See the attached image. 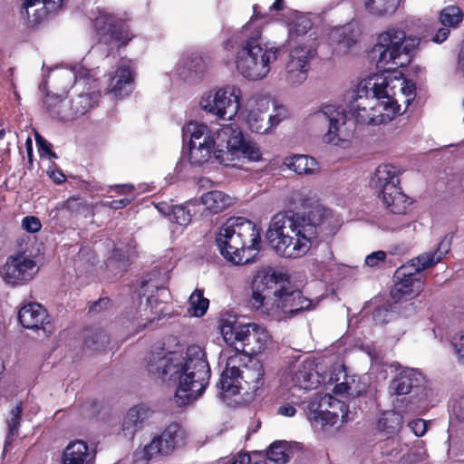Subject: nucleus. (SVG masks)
Masks as SVG:
<instances>
[{"instance_id":"f257e3e1","label":"nucleus","mask_w":464,"mask_h":464,"mask_svg":"<svg viewBox=\"0 0 464 464\" xmlns=\"http://www.w3.org/2000/svg\"><path fill=\"white\" fill-rule=\"evenodd\" d=\"M419 44V38L406 37L399 29L391 28L379 35L372 53L377 67L384 72L362 79L353 91L348 108L357 123L385 124L401 113L402 104L403 111L407 110L415 99V83L391 71L409 64Z\"/></svg>"},{"instance_id":"f03ea898","label":"nucleus","mask_w":464,"mask_h":464,"mask_svg":"<svg viewBox=\"0 0 464 464\" xmlns=\"http://www.w3.org/2000/svg\"><path fill=\"white\" fill-rule=\"evenodd\" d=\"M220 331L226 343L234 346L235 352L227 357L217 386L230 395L256 392L264 384V369L261 362L247 353H259L266 349L272 343L270 333L261 324H243L235 319L223 320Z\"/></svg>"},{"instance_id":"7ed1b4c3","label":"nucleus","mask_w":464,"mask_h":464,"mask_svg":"<svg viewBox=\"0 0 464 464\" xmlns=\"http://www.w3.org/2000/svg\"><path fill=\"white\" fill-rule=\"evenodd\" d=\"M341 225L338 215L318 204L304 214L292 211L276 214L269 224L266 237L278 256L299 258L310 250L319 231L332 236Z\"/></svg>"},{"instance_id":"20e7f679","label":"nucleus","mask_w":464,"mask_h":464,"mask_svg":"<svg viewBox=\"0 0 464 464\" xmlns=\"http://www.w3.org/2000/svg\"><path fill=\"white\" fill-rule=\"evenodd\" d=\"M149 375L161 381L177 382L175 401L184 406L202 395L210 378V367L205 351L191 345L186 351L151 352L145 359Z\"/></svg>"},{"instance_id":"39448f33","label":"nucleus","mask_w":464,"mask_h":464,"mask_svg":"<svg viewBox=\"0 0 464 464\" xmlns=\"http://www.w3.org/2000/svg\"><path fill=\"white\" fill-rule=\"evenodd\" d=\"M251 291L253 308L276 321L286 320L313 305L282 273L257 271L251 282Z\"/></svg>"},{"instance_id":"423d86ee","label":"nucleus","mask_w":464,"mask_h":464,"mask_svg":"<svg viewBox=\"0 0 464 464\" xmlns=\"http://www.w3.org/2000/svg\"><path fill=\"white\" fill-rule=\"evenodd\" d=\"M216 243L220 254L235 265L252 260L260 247V232L250 220L242 217L228 218L219 228Z\"/></svg>"},{"instance_id":"0eeeda50","label":"nucleus","mask_w":464,"mask_h":464,"mask_svg":"<svg viewBox=\"0 0 464 464\" xmlns=\"http://www.w3.org/2000/svg\"><path fill=\"white\" fill-rule=\"evenodd\" d=\"M237 39L235 36L228 38L222 44L225 52L236 51L234 63L237 72L247 81H261L269 74L271 64L276 62L280 56L279 46L270 44H242L239 48Z\"/></svg>"},{"instance_id":"6e6552de","label":"nucleus","mask_w":464,"mask_h":464,"mask_svg":"<svg viewBox=\"0 0 464 464\" xmlns=\"http://www.w3.org/2000/svg\"><path fill=\"white\" fill-rule=\"evenodd\" d=\"M451 237L445 236L436 249L424 252L409 263L399 267L394 275L395 285L392 295L395 299H411L422 291L423 283L416 275L420 271L434 266L449 253Z\"/></svg>"},{"instance_id":"1a4fd4ad","label":"nucleus","mask_w":464,"mask_h":464,"mask_svg":"<svg viewBox=\"0 0 464 464\" xmlns=\"http://www.w3.org/2000/svg\"><path fill=\"white\" fill-rule=\"evenodd\" d=\"M99 73L97 69H88L82 63L60 72V77L68 82L64 87L70 85L76 94L72 101L71 112L57 113L61 120L69 121L81 117L97 104L101 97L97 77Z\"/></svg>"},{"instance_id":"9d476101","label":"nucleus","mask_w":464,"mask_h":464,"mask_svg":"<svg viewBox=\"0 0 464 464\" xmlns=\"http://www.w3.org/2000/svg\"><path fill=\"white\" fill-rule=\"evenodd\" d=\"M387 369L393 374L388 393L395 408L400 409V403L406 402L405 410L411 411L427 399L426 378L419 369L403 366L398 362L388 363Z\"/></svg>"},{"instance_id":"9b49d317","label":"nucleus","mask_w":464,"mask_h":464,"mask_svg":"<svg viewBox=\"0 0 464 464\" xmlns=\"http://www.w3.org/2000/svg\"><path fill=\"white\" fill-rule=\"evenodd\" d=\"M220 128L212 131L206 123L191 121L182 128V138L188 142V162L202 167L213 160L226 165L225 147L218 144Z\"/></svg>"},{"instance_id":"f8f14e48","label":"nucleus","mask_w":464,"mask_h":464,"mask_svg":"<svg viewBox=\"0 0 464 464\" xmlns=\"http://www.w3.org/2000/svg\"><path fill=\"white\" fill-rule=\"evenodd\" d=\"M243 92L236 83H226L205 91L198 106L218 121H234L242 109Z\"/></svg>"},{"instance_id":"ddd939ff","label":"nucleus","mask_w":464,"mask_h":464,"mask_svg":"<svg viewBox=\"0 0 464 464\" xmlns=\"http://www.w3.org/2000/svg\"><path fill=\"white\" fill-rule=\"evenodd\" d=\"M310 117L312 121L328 122L327 130L323 135L324 143L342 150L353 147L354 132L343 105L324 103Z\"/></svg>"},{"instance_id":"4468645a","label":"nucleus","mask_w":464,"mask_h":464,"mask_svg":"<svg viewBox=\"0 0 464 464\" xmlns=\"http://www.w3.org/2000/svg\"><path fill=\"white\" fill-rule=\"evenodd\" d=\"M332 362V358H324L318 363L313 361L304 362L291 375L290 392L294 395L296 390L308 391L316 388L320 383L333 384V382H337L340 378L334 375H343V363Z\"/></svg>"},{"instance_id":"2eb2a0df","label":"nucleus","mask_w":464,"mask_h":464,"mask_svg":"<svg viewBox=\"0 0 464 464\" xmlns=\"http://www.w3.org/2000/svg\"><path fill=\"white\" fill-rule=\"evenodd\" d=\"M307 418L314 429H339L349 418L348 406L333 395L316 394L308 403Z\"/></svg>"},{"instance_id":"dca6fc26","label":"nucleus","mask_w":464,"mask_h":464,"mask_svg":"<svg viewBox=\"0 0 464 464\" xmlns=\"http://www.w3.org/2000/svg\"><path fill=\"white\" fill-rule=\"evenodd\" d=\"M399 170L389 164L380 165L372 179V185L379 192V198L385 207L394 214H404L411 204L410 198L402 193L399 185Z\"/></svg>"},{"instance_id":"f3484780","label":"nucleus","mask_w":464,"mask_h":464,"mask_svg":"<svg viewBox=\"0 0 464 464\" xmlns=\"http://www.w3.org/2000/svg\"><path fill=\"white\" fill-rule=\"evenodd\" d=\"M219 146L225 147L226 166L236 159H246L249 161H259L262 153L257 144L244 137L242 130L232 124L220 127L218 137Z\"/></svg>"},{"instance_id":"a211bd4d","label":"nucleus","mask_w":464,"mask_h":464,"mask_svg":"<svg viewBox=\"0 0 464 464\" xmlns=\"http://www.w3.org/2000/svg\"><path fill=\"white\" fill-rule=\"evenodd\" d=\"M100 36V44H111L113 47L126 45L133 37L129 25L108 10L97 7L90 16Z\"/></svg>"},{"instance_id":"6ab92c4d","label":"nucleus","mask_w":464,"mask_h":464,"mask_svg":"<svg viewBox=\"0 0 464 464\" xmlns=\"http://www.w3.org/2000/svg\"><path fill=\"white\" fill-rule=\"evenodd\" d=\"M315 55L316 48L310 43H300L290 49L282 74L287 87L296 88L307 80L311 61Z\"/></svg>"},{"instance_id":"aec40b11","label":"nucleus","mask_w":464,"mask_h":464,"mask_svg":"<svg viewBox=\"0 0 464 464\" xmlns=\"http://www.w3.org/2000/svg\"><path fill=\"white\" fill-rule=\"evenodd\" d=\"M186 432L178 423H171L151 441L135 454L137 459L146 461L170 455L176 448L184 444Z\"/></svg>"},{"instance_id":"412c9836","label":"nucleus","mask_w":464,"mask_h":464,"mask_svg":"<svg viewBox=\"0 0 464 464\" xmlns=\"http://www.w3.org/2000/svg\"><path fill=\"white\" fill-rule=\"evenodd\" d=\"M139 297L140 299V316L146 321L142 324L143 327L148 323H152L167 314V303L170 299V293L167 288L159 287L152 282H145L140 286Z\"/></svg>"},{"instance_id":"4be33fe9","label":"nucleus","mask_w":464,"mask_h":464,"mask_svg":"<svg viewBox=\"0 0 464 464\" xmlns=\"http://www.w3.org/2000/svg\"><path fill=\"white\" fill-rule=\"evenodd\" d=\"M37 272L35 260L24 253H18L7 257L0 275L6 284L16 285L31 281Z\"/></svg>"},{"instance_id":"5701e85b","label":"nucleus","mask_w":464,"mask_h":464,"mask_svg":"<svg viewBox=\"0 0 464 464\" xmlns=\"http://www.w3.org/2000/svg\"><path fill=\"white\" fill-rule=\"evenodd\" d=\"M136 72L131 60L121 59L108 73L106 91L116 99L129 96L134 89Z\"/></svg>"},{"instance_id":"b1692460","label":"nucleus","mask_w":464,"mask_h":464,"mask_svg":"<svg viewBox=\"0 0 464 464\" xmlns=\"http://www.w3.org/2000/svg\"><path fill=\"white\" fill-rule=\"evenodd\" d=\"M268 108L269 99L266 97H254L247 102L244 110L245 121L251 131L264 134L272 129L269 118H266Z\"/></svg>"},{"instance_id":"393cba45","label":"nucleus","mask_w":464,"mask_h":464,"mask_svg":"<svg viewBox=\"0 0 464 464\" xmlns=\"http://www.w3.org/2000/svg\"><path fill=\"white\" fill-rule=\"evenodd\" d=\"M205 71V63L198 53L183 55L171 72L172 77L192 82L198 80Z\"/></svg>"},{"instance_id":"a878e982","label":"nucleus","mask_w":464,"mask_h":464,"mask_svg":"<svg viewBox=\"0 0 464 464\" xmlns=\"http://www.w3.org/2000/svg\"><path fill=\"white\" fill-rule=\"evenodd\" d=\"M95 451L82 440H75L65 447L61 456V464H93Z\"/></svg>"},{"instance_id":"bb28decb","label":"nucleus","mask_w":464,"mask_h":464,"mask_svg":"<svg viewBox=\"0 0 464 464\" xmlns=\"http://www.w3.org/2000/svg\"><path fill=\"white\" fill-rule=\"evenodd\" d=\"M360 36V29L354 24L337 27L332 30L330 38L336 44L338 53H347L357 43Z\"/></svg>"},{"instance_id":"cd10ccee","label":"nucleus","mask_w":464,"mask_h":464,"mask_svg":"<svg viewBox=\"0 0 464 464\" xmlns=\"http://www.w3.org/2000/svg\"><path fill=\"white\" fill-rule=\"evenodd\" d=\"M18 319L24 328L34 329L47 324L48 314L38 303H28L18 311Z\"/></svg>"},{"instance_id":"c85d7f7f","label":"nucleus","mask_w":464,"mask_h":464,"mask_svg":"<svg viewBox=\"0 0 464 464\" xmlns=\"http://www.w3.org/2000/svg\"><path fill=\"white\" fill-rule=\"evenodd\" d=\"M150 409L145 405L130 408L124 417L121 432L123 437L131 440L141 423L149 418Z\"/></svg>"},{"instance_id":"c756f323","label":"nucleus","mask_w":464,"mask_h":464,"mask_svg":"<svg viewBox=\"0 0 464 464\" xmlns=\"http://www.w3.org/2000/svg\"><path fill=\"white\" fill-rule=\"evenodd\" d=\"M284 165L298 175H312L319 169L318 162L314 158L303 154L285 158Z\"/></svg>"},{"instance_id":"7c9ffc66","label":"nucleus","mask_w":464,"mask_h":464,"mask_svg":"<svg viewBox=\"0 0 464 464\" xmlns=\"http://www.w3.org/2000/svg\"><path fill=\"white\" fill-rule=\"evenodd\" d=\"M334 377L340 378L335 383L334 392L336 394L347 393L350 396L355 397L362 394L366 390L365 383L360 382L355 376H348L343 366V375L338 374Z\"/></svg>"},{"instance_id":"2f4dec72","label":"nucleus","mask_w":464,"mask_h":464,"mask_svg":"<svg viewBox=\"0 0 464 464\" xmlns=\"http://www.w3.org/2000/svg\"><path fill=\"white\" fill-rule=\"evenodd\" d=\"M201 203L211 213H219L232 204V198L222 191L211 190L201 196Z\"/></svg>"},{"instance_id":"473e14b6","label":"nucleus","mask_w":464,"mask_h":464,"mask_svg":"<svg viewBox=\"0 0 464 464\" xmlns=\"http://www.w3.org/2000/svg\"><path fill=\"white\" fill-rule=\"evenodd\" d=\"M401 0H365L366 11L374 16L391 15L395 13Z\"/></svg>"},{"instance_id":"72a5a7b5","label":"nucleus","mask_w":464,"mask_h":464,"mask_svg":"<svg viewBox=\"0 0 464 464\" xmlns=\"http://www.w3.org/2000/svg\"><path fill=\"white\" fill-rule=\"evenodd\" d=\"M402 425V416L396 411H387L382 413L377 422V428L387 434L400 430Z\"/></svg>"},{"instance_id":"f704fd0d","label":"nucleus","mask_w":464,"mask_h":464,"mask_svg":"<svg viewBox=\"0 0 464 464\" xmlns=\"http://www.w3.org/2000/svg\"><path fill=\"white\" fill-rule=\"evenodd\" d=\"M22 405L21 403L16 404L11 409L9 415L6 419V424L8 428V433L5 439L4 451L8 450L9 445L12 443L14 437L17 435L18 430L21 423Z\"/></svg>"},{"instance_id":"c9c22d12","label":"nucleus","mask_w":464,"mask_h":464,"mask_svg":"<svg viewBox=\"0 0 464 464\" xmlns=\"http://www.w3.org/2000/svg\"><path fill=\"white\" fill-rule=\"evenodd\" d=\"M428 454L421 440H415L411 447L407 445L401 456V464H417L424 461Z\"/></svg>"},{"instance_id":"e433bc0d","label":"nucleus","mask_w":464,"mask_h":464,"mask_svg":"<svg viewBox=\"0 0 464 464\" xmlns=\"http://www.w3.org/2000/svg\"><path fill=\"white\" fill-rule=\"evenodd\" d=\"M188 312L196 317L203 316L209 304L208 299L203 296V290L195 289L188 298Z\"/></svg>"},{"instance_id":"4c0bfd02","label":"nucleus","mask_w":464,"mask_h":464,"mask_svg":"<svg viewBox=\"0 0 464 464\" xmlns=\"http://www.w3.org/2000/svg\"><path fill=\"white\" fill-rule=\"evenodd\" d=\"M63 3V0H24V7L26 10L27 15L30 16V8L37 5H42L44 9V12L43 14H34L35 20H37L49 13L58 11L61 8Z\"/></svg>"},{"instance_id":"58836bf2","label":"nucleus","mask_w":464,"mask_h":464,"mask_svg":"<svg viewBox=\"0 0 464 464\" xmlns=\"http://www.w3.org/2000/svg\"><path fill=\"white\" fill-rule=\"evenodd\" d=\"M463 12L457 5H448L440 11V21L444 26L457 27L463 20Z\"/></svg>"},{"instance_id":"ea45409f","label":"nucleus","mask_w":464,"mask_h":464,"mask_svg":"<svg viewBox=\"0 0 464 464\" xmlns=\"http://www.w3.org/2000/svg\"><path fill=\"white\" fill-rule=\"evenodd\" d=\"M312 27L311 20L304 15H296L289 24V38L301 36L305 34Z\"/></svg>"},{"instance_id":"a19ab883","label":"nucleus","mask_w":464,"mask_h":464,"mask_svg":"<svg viewBox=\"0 0 464 464\" xmlns=\"http://www.w3.org/2000/svg\"><path fill=\"white\" fill-rule=\"evenodd\" d=\"M287 445L284 441L274 442L267 451V458L269 460L278 463L285 464L289 460Z\"/></svg>"},{"instance_id":"79ce46f5","label":"nucleus","mask_w":464,"mask_h":464,"mask_svg":"<svg viewBox=\"0 0 464 464\" xmlns=\"http://www.w3.org/2000/svg\"><path fill=\"white\" fill-rule=\"evenodd\" d=\"M404 450H407V444L399 440L391 439L385 441L382 452L383 455L390 457L391 459L399 460L401 463Z\"/></svg>"},{"instance_id":"37998d69","label":"nucleus","mask_w":464,"mask_h":464,"mask_svg":"<svg viewBox=\"0 0 464 464\" xmlns=\"http://www.w3.org/2000/svg\"><path fill=\"white\" fill-rule=\"evenodd\" d=\"M192 205V201L187 205H176L171 208V218L169 219L180 226H187L191 221V213L188 207Z\"/></svg>"},{"instance_id":"c03bdc74","label":"nucleus","mask_w":464,"mask_h":464,"mask_svg":"<svg viewBox=\"0 0 464 464\" xmlns=\"http://www.w3.org/2000/svg\"><path fill=\"white\" fill-rule=\"evenodd\" d=\"M241 34L246 38L242 44H249L250 42H253L254 44H261L259 40L262 35V31L260 26L256 24L254 21H251L243 26Z\"/></svg>"},{"instance_id":"a18cd8bd","label":"nucleus","mask_w":464,"mask_h":464,"mask_svg":"<svg viewBox=\"0 0 464 464\" xmlns=\"http://www.w3.org/2000/svg\"><path fill=\"white\" fill-rule=\"evenodd\" d=\"M229 464H266V459L257 454L238 453L232 457Z\"/></svg>"},{"instance_id":"49530a36","label":"nucleus","mask_w":464,"mask_h":464,"mask_svg":"<svg viewBox=\"0 0 464 464\" xmlns=\"http://www.w3.org/2000/svg\"><path fill=\"white\" fill-rule=\"evenodd\" d=\"M451 345L460 363H464V329L457 332L451 338Z\"/></svg>"},{"instance_id":"de8ad7c7","label":"nucleus","mask_w":464,"mask_h":464,"mask_svg":"<svg viewBox=\"0 0 464 464\" xmlns=\"http://www.w3.org/2000/svg\"><path fill=\"white\" fill-rule=\"evenodd\" d=\"M288 111L285 105L274 103V112L269 115L272 129L277 126L283 120L287 118Z\"/></svg>"},{"instance_id":"09e8293b","label":"nucleus","mask_w":464,"mask_h":464,"mask_svg":"<svg viewBox=\"0 0 464 464\" xmlns=\"http://www.w3.org/2000/svg\"><path fill=\"white\" fill-rule=\"evenodd\" d=\"M122 251L123 250L121 247H115L112 254V260L118 261L120 266L125 269L130 258L133 256V250L131 246H129L123 254L121 253Z\"/></svg>"},{"instance_id":"8fccbe9b","label":"nucleus","mask_w":464,"mask_h":464,"mask_svg":"<svg viewBox=\"0 0 464 464\" xmlns=\"http://www.w3.org/2000/svg\"><path fill=\"white\" fill-rule=\"evenodd\" d=\"M22 228L29 233H36L41 227L42 224L38 218L34 216H27L22 219Z\"/></svg>"},{"instance_id":"3c124183","label":"nucleus","mask_w":464,"mask_h":464,"mask_svg":"<svg viewBox=\"0 0 464 464\" xmlns=\"http://www.w3.org/2000/svg\"><path fill=\"white\" fill-rule=\"evenodd\" d=\"M107 342V336L102 333H96L85 340V345L93 350H98L103 347Z\"/></svg>"},{"instance_id":"603ef678","label":"nucleus","mask_w":464,"mask_h":464,"mask_svg":"<svg viewBox=\"0 0 464 464\" xmlns=\"http://www.w3.org/2000/svg\"><path fill=\"white\" fill-rule=\"evenodd\" d=\"M36 143L41 157H46L49 160L52 158H56L55 153L53 152L50 149V144L39 134H36Z\"/></svg>"},{"instance_id":"864d4df0","label":"nucleus","mask_w":464,"mask_h":464,"mask_svg":"<svg viewBox=\"0 0 464 464\" xmlns=\"http://www.w3.org/2000/svg\"><path fill=\"white\" fill-rule=\"evenodd\" d=\"M408 427L417 437H422L427 431V423L422 419H416L410 421Z\"/></svg>"},{"instance_id":"5fc2aeb1","label":"nucleus","mask_w":464,"mask_h":464,"mask_svg":"<svg viewBox=\"0 0 464 464\" xmlns=\"http://www.w3.org/2000/svg\"><path fill=\"white\" fill-rule=\"evenodd\" d=\"M386 258V253L384 251L379 250L371 253L365 257V265L371 267H374L378 266L381 262H383Z\"/></svg>"},{"instance_id":"6e6d98bb","label":"nucleus","mask_w":464,"mask_h":464,"mask_svg":"<svg viewBox=\"0 0 464 464\" xmlns=\"http://www.w3.org/2000/svg\"><path fill=\"white\" fill-rule=\"evenodd\" d=\"M135 197H126L121 199H116L111 200L110 202L105 203V206H107L110 208L112 209H121L125 207H127L129 204H130L134 200Z\"/></svg>"},{"instance_id":"4d7b16f0","label":"nucleus","mask_w":464,"mask_h":464,"mask_svg":"<svg viewBox=\"0 0 464 464\" xmlns=\"http://www.w3.org/2000/svg\"><path fill=\"white\" fill-rule=\"evenodd\" d=\"M389 311L384 307H378L373 311L372 318L376 324H385L389 321Z\"/></svg>"},{"instance_id":"13d9d810","label":"nucleus","mask_w":464,"mask_h":464,"mask_svg":"<svg viewBox=\"0 0 464 464\" xmlns=\"http://www.w3.org/2000/svg\"><path fill=\"white\" fill-rule=\"evenodd\" d=\"M134 189L135 188L132 184H121L110 186L108 192L112 190L118 195L128 196L129 194L132 193Z\"/></svg>"},{"instance_id":"bf43d9fd","label":"nucleus","mask_w":464,"mask_h":464,"mask_svg":"<svg viewBox=\"0 0 464 464\" xmlns=\"http://www.w3.org/2000/svg\"><path fill=\"white\" fill-rule=\"evenodd\" d=\"M452 414L459 420L464 421V396L452 404Z\"/></svg>"},{"instance_id":"052dcab7","label":"nucleus","mask_w":464,"mask_h":464,"mask_svg":"<svg viewBox=\"0 0 464 464\" xmlns=\"http://www.w3.org/2000/svg\"><path fill=\"white\" fill-rule=\"evenodd\" d=\"M450 32L449 26L440 28L433 36L432 41L437 44L443 43L448 38Z\"/></svg>"},{"instance_id":"680f3d73","label":"nucleus","mask_w":464,"mask_h":464,"mask_svg":"<svg viewBox=\"0 0 464 464\" xmlns=\"http://www.w3.org/2000/svg\"><path fill=\"white\" fill-rule=\"evenodd\" d=\"M278 413L285 417H293L296 413L295 408L288 403L283 404L278 408Z\"/></svg>"},{"instance_id":"e2e57ef3","label":"nucleus","mask_w":464,"mask_h":464,"mask_svg":"<svg viewBox=\"0 0 464 464\" xmlns=\"http://www.w3.org/2000/svg\"><path fill=\"white\" fill-rule=\"evenodd\" d=\"M313 191L309 188H301L296 195L299 197L298 200L300 201L301 206L307 207L308 203L306 202V198L311 197Z\"/></svg>"},{"instance_id":"0e129e2a","label":"nucleus","mask_w":464,"mask_h":464,"mask_svg":"<svg viewBox=\"0 0 464 464\" xmlns=\"http://www.w3.org/2000/svg\"><path fill=\"white\" fill-rule=\"evenodd\" d=\"M47 173L49 177L57 184L63 183L65 180L64 174L59 169H49Z\"/></svg>"},{"instance_id":"69168bd1","label":"nucleus","mask_w":464,"mask_h":464,"mask_svg":"<svg viewBox=\"0 0 464 464\" xmlns=\"http://www.w3.org/2000/svg\"><path fill=\"white\" fill-rule=\"evenodd\" d=\"M174 206H171L166 202H160L156 205V208L160 213H161L164 216H169L171 218V208H173Z\"/></svg>"},{"instance_id":"338daca9","label":"nucleus","mask_w":464,"mask_h":464,"mask_svg":"<svg viewBox=\"0 0 464 464\" xmlns=\"http://www.w3.org/2000/svg\"><path fill=\"white\" fill-rule=\"evenodd\" d=\"M25 149H26L28 160L30 161H32V159H33V141H32V139L30 137H28L26 139Z\"/></svg>"},{"instance_id":"774afa93","label":"nucleus","mask_w":464,"mask_h":464,"mask_svg":"<svg viewBox=\"0 0 464 464\" xmlns=\"http://www.w3.org/2000/svg\"><path fill=\"white\" fill-rule=\"evenodd\" d=\"M283 6V0H276L271 6V9L281 10Z\"/></svg>"}]
</instances>
